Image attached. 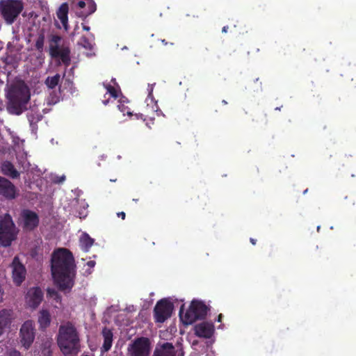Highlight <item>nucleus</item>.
Returning <instances> with one entry per match:
<instances>
[{
	"label": "nucleus",
	"mask_w": 356,
	"mask_h": 356,
	"mask_svg": "<svg viewBox=\"0 0 356 356\" xmlns=\"http://www.w3.org/2000/svg\"><path fill=\"white\" fill-rule=\"evenodd\" d=\"M76 265L72 253L60 248L51 255V271L55 284L60 291L68 293L74 286Z\"/></svg>",
	"instance_id": "f257e3e1"
},
{
	"label": "nucleus",
	"mask_w": 356,
	"mask_h": 356,
	"mask_svg": "<svg viewBox=\"0 0 356 356\" xmlns=\"http://www.w3.org/2000/svg\"><path fill=\"white\" fill-rule=\"evenodd\" d=\"M7 99L8 112L19 115L27 109L30 100L29 89L24 83L13 85L7 93Z\"/></svg>",
	"instance_id": "f03ea898"
},
{
	"label": "nucleus",
	"mask_w": 356,
	"mask_h": 356,
	"mask_svg": "<svg viewBox=\"0 0 356 356\" xmlns=\"http://www.w3.org/2000/svg\"><path fill=\"white\" fill-rule=\"evenodd\" d=\"M57 343L64 355L77 353L79 348V338L75 327L71 323L68 322L60 326Z\"/></svg>",
	"instance_id": "7ed1b4c3"
},
{
	"label": "nucleus",
	"mask_w": 356,
	"mask_h": 356,
	"mask_svg": "<svg viewBox=\"0 0 356 356\" xmlns=\"http://www.w3.org/2000/svg\"><path fill=\"white\" fill-rule=\"evenodd\" d=\"M184 305H182L179 309V317L181 321L189 325L193 323L197 320L204 319L209 311V307L201 300H192L189 308L184 314Z\"/></svg>",
	"instance_id": "20e7f679"
},
{
	"label": "nucleus",
	"mask_w": 356,
	"mask_h": 356,
	"mask_svg": "<svg viewBox=\"0 0 356 356\" xmlns=\"http://www.w3.org/2000/svg\"><path fill=\"white\" fill-rule=\"evenodd\" d=\"M18 230L9 214L0 217V244L8 247L17 238Z\"/></svg>",
	"instance_id": "39448f33"
},
{
	"label": "nucleus",
	"mask_w": 356,
	"mask_h": 356,
	"mask_svg": "<svg viewBox=\"0 0 356 356\" xmlns=\"http://www.w3.org/2000/svg\"><path fill=\"white\" fill-rule=\"evenodd\" d=\"M23 9L22 0H6L1 3V15L8 24H12Z\"/></svg>",
	"instance_id": "423d86ee"
},
{
	"label": "nucleus",
	"mask_w": 356,
	"mask_h": 356,
	"mask_svg": "<svg viewBox=\"0 0 356 356\" xmlns=\"http://www.w3.org/2000/svg\"><path fill=\"white\" fill-rule=\"evenodd\" d=\"M152 343L149 338L140 337L136 338L128 346V356H149Z\"/></svg>",
	"instance_id": "0eeeda50"
},
{
	"label": "nucleus",
	"mask_w": 356,
	"mask_h": 356,
	"mask_svg": "<svg viewBox=\"0 0 356 356\" xmlns=\"http://www.w3.org/2000/svg\"><path fill=\"white\" fill-rule=\"evenodd\" d=\"M174 309V305L170 300L163 298L159 300L154 308V318L156 323H163L169 318Z\"/></svg>",
	"instance_id": "6e6552de"
},
{
	"label": "nucleus",
	"mask_w": 356,
	"mask_h": 356,
	"mask_svg": "<svg viewBox=\"0 0 356 356\" xmlns=\"http://www.w3.org/2000/svg\"><path fill=\"white\" fill-rule=\"evenodd\" d=\"M35 337V325L33 321H25L19 330V339L22 346L28 350L34 341Z\"/></svg>",
	"instance_id": "1a4fd4ad"
},
{
	"label": "nucleus",
	"mask_w": 356,
	"mask_h": 356,
	"mask_svg": "<svg viewBox=\"0 0 356 356\" xmlns=\"http://www.w3.org/2000/svg\"><path fill=\"white\" fill-rule=\"evenodd\" d=\"M11 266L13 281L15 285L20 286L26 278V268L16 257L13 259Z\"/></svg>",
	"instance_id": "9d476101"
},
{
	"label": "nucleus",
	"mask_w": 356,
	"mask_h": 356,
	"mask_svg": "<svg viewBox=\"0 0 356 356\" xmlns=\"http://www.w3.org/2000/svg\"><path fill=\"white\" fill-rule=\"evenodd\" d=\"M17 194L15 186L8 179L0 176V195L6 200H11L16 197Z\"/></svg>",
	"instance_id": "9b49d317"
},
{
	"label": "nucleus",
	"mask_w": 356,
	"mask_h": 356,
	"mask_svg": "<svg viewBox=\"0 0 356 356\" xmlns=\"http://www.w3.org/2000/svg\"><path fill=\"white\" fill-rule=\"evenodd\" d=\"M21 217L23 221V227L26 230H33L39 224L38 214L29 209H24L22 211Z\"/></svg>",
	"instance_id": "f8f14e48"
},
{
	"label": "nucleus",
	"mask_w": 356,
	"mask_h": 356,
	"mask_svg": "<svg viewBox=\"0 0 356 356\" xmlns=\"http://www.w3.org/2000/svg\"><path fill=\"white\" fill-rule=\"evenodd\" d=\"M194 331L198 337L209 339L214 332V325L212 323L204 321L195 325Z\"/></svg>",
	"instance_id": "ddd939ff"
},
{
	"label": "nucleus",
	"mask_w": 356,
	"mask_h": 356,
	"mask_svg": "<svg viewBox=\"0 0 356 356\" xmlns=\"http://www.w3.org/2000/svg\"><path fill=\"white\" fill-rule=\"evenodd\" d=\"M26 298L29 305L35 309L42 301L43 292L40 287L31 288L27 292Z\"/></svg>",
	"instance_id": "4468645a"
},
{
	"label": "nucleus",
	"mask_w": 356,
	"mask_h": 356,
	"mask_svg": "<svg viewBox=\"0 0 356 356\" xmlns=\"http://www.w3.org/2000/svg\"><path fill=\"white\" fill-rule=\"evenodd\" d=\"M102 334L104 343L101 348V352L104 353L111 350L113 344V334L111 330L105 327L102 331Z\"/></svg>",
	"instance_id": "2eb2a0df"
},
{
	"label": "nucleus",
	"mask_w": 356,
	"mask_h": 356,
	"mask_svg": "<svg viewBox=\"0 0 356 356\" xmlns=\"http://www.w3.org/2000/svg\"><path fill=\"white\" fill-rule=\"evenodd\" d=\"M68 4L67 3H63L60 6L56 12L57 17L60 19L63 28L66 31L68 29Z\"/></svg>",
	"instance_id": "dca6fc26"
},
{
	"label": "nucleus",
	"mask_w": 356,
	"mask_h": 356,
	"mask_svg": "<svg viewBox=\"0 0 356 356\" xmlns=\"http://www.w3.org/2000/svg\"><path fill=\"white\" fill-rule=\"evenodd\" d=\"M70 49L68 47L62 46L57 54H52L51 56L54 58H60L63 63L66 66H69L71 62L70 59Z\"/></svg>",
	"instance_id": "f3484780"
},
{
	"label": "nucleus",
	"mask_w": 356,
	"mask_h": 356,
	"mask_svg": "<svg viewBox=\"0 0 356 356\" xmlns=\"http://www.w3.org/2000/svg\"><path fill=\"white\" fill-rule=\"evenodd\" d=\"M152 356H176L175 347L172 343L165 342L154 350Z\"/></svg>",
	"instance_id": "a211bd4d"
},
{
	"label": "nucleus",
	"mask_w": 356,
	"mask_h": 356,
	"mask_svg": "<svg viewBox=\"0 0 356 356\" xmlns=\"http://www.w3.org/2000/svg\"><path fill=\"white\" fill-rule=\"evenodd\" d=\"M2 173L12 179H17L19 177V172L15 168L14 165L8 161H4L1 165Z\"/></svg>",
	"instance_id": "6ab92c4d"
},
{
	"label": "nucleus",
	"mask_w": 356,
	"mask_h": 356,
	"mask_svg": "<svg viewBox=\"0 0 356 356\" xmlns=\"http://www.w3.org/2000/svg\"><path fill=\"white\" fill-rule=\"evenodd\" d=\"M51 314L47 309H42L38 314V322L40 328L44 330L50 325L51 323Z\"/></svg>",
	"instance_id": "aec40b11"
},
{
	"label": "nucleus",
	"mask_w": 356,
	"mask_h": 356,
	"mask_svg": "<svg viewBox=\"0 0 356 356\" xmlns=\"http://www.w3.org/2000/svg\"><path fill=\"white\" fill-rule=\"evenodd\" d=\"M10 310L2 309L0 311V336L3 333L6 327L11 323Z\"/></svg>",
	"instance_id": "412c9836"
},
{
	"label": "nucleus",
	"mask_w": 356,
	"mask_h": 356,
	"mask_svg": "<svg viewBox=\"0 0 356 356\" xmlns=\"http://www.w3.org/2000/svg\"><path fill=\"white\" fill-rule=\"evenodd\" d=\"M94 242V239L92 238L87 233L82 234L79 239L80 247L84 252H88Z\"/></svg>",
	"instance_id": "4be33fe9"
},
{
	"label": "nucleus",
	"mask_w": 356,
	"mask_h": 356,
	"mask_svg": "<svg viewBox=\"0 0 356 356\" xmlns=\"http://www.w3.org/2000/svg\"><path fill=\"white\" fill-rule=\"evenodd\" d=\"M62 38L58 35H52L49 38V54H57V51L60 49V42Z\"/></svg>",
	"instance_id": "5701e85b"
},
{
	"label": "nucleus",
	"mask_w": 356,
	"mask_h": 356,
	"mask_svg": "<svg viewBox=\"0 0 356 356\" xmlns=\"http://www.w3.org/2000/svg\"><path fill=\"white\" fill-rule=\"evenodd\" d=\"M60 79V76L59 74H56L53 76H48L45 80L46 86L50 88L54 89L58 85V83Z\"/></svg>",
	"instance_id": "b1692460"
},
{
	"label": "nucleus",
	"mask_w": 356,
	"mask_h": 356,
	"mask_svg": "<svg viewBox=\"0 0 356 356\" xmlns=\"http://www.w3.org/2000/svg\"><path fill=\"white\" fill-rule=\"evenodd\" d=\"M44 43V33H41L39 34L35 44V47L38 51L42 52L43 51Z\"/></svg>",
	"instance_id": "393cba45"
},
{
	"label": "nucleus",
	"mask_w": 356,
	"mask_h": 356,
	"mask_svg": "<svg viewBox=\"0 0 356 356\" xmlns=\"http://www.w3.org/2000/svg\"><path fill=\"white\" fill-rule=\"evenodd\" d=\"M96 9H97L96 4L95 2L92 1L88 5V11L87 13L81 12V13L79 14V16L86 18L88 15L95 13Z\"/></svg>",
	"instance_id": "a878e982"
},
{
	"label": "nucleus",
	"mask_w": 356,
	"mask_h": 356,
	"mask_svg": "<svg viewBox=\"0 0 356 356\" xmlns=\"http://www.w3.org/2000/svg\"><path fill=\"white\" fill-rule=\"evenodd\" d=\"M28 120L31 124V125L33 124H36L39 121L41 120L42 116L40 114H33V113H28L27 114Z\"/></svg>",
	"instance_id": "bb28decb"
},
{
	"label": "nucleus",
	"mask_w": 356,
	"mask_h": 356,
	"mask_svg": "<svg viewBox=\"0 0 356 356\" xmlns=\"http://www.w3.org/2000/svg\"><path fill=\"white\" fill-rule=\"evenodd\" d=\"M105 88L107 90V92L114 99H117L118 97V94L117 90L113 86L110 84H104Z\"/></svg>",
	"instance_id": "cd10ccee"
},
{
	"label": "nucleus",
	"mask_w": 356,
	"mask_h": 356,
	"mask_svg": "<svg viewBox=\"0 0 356 356\" xmlns=\"http://www.w3.org/2000/svg\"><path fill=\"white\" fill-rule=\"evenodd\" d=\"M79 44L86 49L90 50L92 49V44L86 36L81 37Z\"/></svg>",
	"instance_id": "c85d7f7f"
},
{
	"label": "nucleus",
	"mask_w": 356,
	"mask_h": 356,
	"mask_svg": "<svg viewBox=\"0 0 356 356\" xmlns=\"http://www.w3.org/2000/svg\"><path fill=\"white\" fill-rule=\"evenodd\" d=\"M64 85L71 88L73 85V83L70 79H65Z\"/></svg>",
	"instance_id": "c756f323"
},
{
	"label": "nucleus",
	"mask_w": 356,
	"mask_h": 356,
	"mask_svg": "<svg viewBox=\"0 0 356 356\" xmlns=\"http://www.w3.org/2000/svg\"><path fill=\"white\" fill-rule=\"evenodd\" d=\"M118 217H120L122 220H124L126 217V214L124 211H120L117 213Z\"/></svg>",
	"instance_id": "7c9ffc66"
},
{
	"label": "nucleus",
	"mask_w": 356,
	"mask_h": 356,
	"mask_svg": "<svg viewBox=\"0 0 356 356\" xmlns=\"http://www.w3.org/2000/svg\"><path fill=\"white\" fill-rule=\"evenodd\" d=\"M95 261H89L87 262V266L90 268H93L95 266Z\"/></svg>",
	"instance_id": "2f4dec72"
},
{
	"label": "nucleus",
	"mask_w": 356,
	"mask_h": 356,
	"mask_svg": "<svg viewBox=\"0 0 356 356\" xmlns=\"http://www.w3.org/2000/svg\"><path fill=\"white\" fill-rule=\"evenodd\" d=\"M77 5L80 8H83L86 6V3L83 1H79Z\"/></svg>",
	"instance_id": "473e14b6"
},
{
	"label": "nucleus",
	"mask_w": 356,
	"mask_h": 356,
	"mask_svg": "<svg viewBox=\"0 0 356 356\" xmlns=\"http://www.w3.org/2000/svg\"><path fill=\"white\" fill-rule=\"evenodd\" d=\"M149 96H152L153 91V85H148Z\"/></svg>",
	"instance_id": "72a5a7b5"
},
{
	"label": "nucleus",
	"mask_w": 356,
	"mask_h": 356,
	"mask_svg": "<svg viewBox=\"0 0 356 356\" xmlns=\"http://www.w3.org/2000/svg\"><path fill=\"white\" fill-rule=\"evenodd\" d=\"M222 314H220L218 316V318H217V321L218 322H221L222 321Z\"/></svg>",
	"instance_id": "f704fd0d"
},
{
	"label": "nucleus",
	"mask_w": 356,
	"mask_h": 356,
	"mask_svg": "<svg viewBox=\"0 0 356 356\" xmlns=\"http://www.w3.org/2000/svg\"><path fill=\"white\" fill-rule=\"evenodd\" d=\"M83 29L84 31H90V27H89L88 26H86V25H85V24H83Z\"/></svg>",
	"instance_id": "c9c22d12"
},
{
	"label": "nucleus",
	"mask_w": 356,
	"mask_h": 356,
	"mask_svg": "<svg viewBox=\"0 0 356 356\" xmlns=\"http://www.w3.org/2000/svg\"><path fill=\"white\" fill-rule=\"evenodd\" d=\"M250 243H251L252 245H254L256 244V243H257V240H256V239H254V238H250Z\"/></svg>",
	"instance_id": "e433bc0d"
},
{
	"label": "nucleus",
	"mask_w": 356,
	"mask_h": 356,
	"mask_svg": "<svg viewBox=\"0 0 356 356\" xmlns=\"http://www.w3.org/2000/svg\"><path fill=\"white\" fill-rule=\"evenodd\" d=\"M3 292L2 291L1 286H0V301H1L3 299Z\"/></svg>",
	"instance_id": "4c0bfd02"
},
{
	"label": "nucleus",
	"mask_w": 356,
	"mask_h": 356,
	"mask_svg": "<svg viewBox=\"0 0 356 356\" xmlns=\"http://www.w3.org/2000/svg\"><path fill=\"white\" fill-rule=\"evenodd\" d=\"M227 29H228V26H224L222 29V31L223 33H227Z\"/></svg>",
	"instance_id": "58836bf2"
},
{
	"label": "nucleus",
	"mask_w": 356,
	"mask_h": 356,
	"mask_svg": "<svg viewBox=\"0 0 356 356\" xmlns=\"http://www.w3.org/2000/svg\"><path fill=\"white\" fill-rule=\"evenodd\" d=\"M102 102H103V104L104 105H106L108 103L109 100L108 99H106V100H103Z\"/></svg>",
	"instance_id": "ea45409f"
},
{
	"label": "nucleus",
	"mask_w": 356,
	"mask_h": 356,
	"mask_svg": "<svg viewBox=\"0 0 356 356\" xmlns=\"http://www.w3.org/2000/svg\"><path fill=\"white\" fill-rule=\"evenodd\" d=\"M161 42L165 45L168 44V42H166L165 40H161Z\"/></svg>",
	"instance_id": "a19ab883"
},
{
	"label": "nucleus",
	"mask_w": 356,
	"mask_h": 356,
	"mask_svg": "<svg viewBox=\"0 0 356 356\" xmlns=\"http://www.w3.org/2000/svg\"><path fill=\"white\" fill-rule=\"evenodd\" d=\"M132 200H133L134 202H138V200H139V199H138V198H134Z\"/></svg>",
	"instance_id": "79ce46f5"
},
{
	"label": "nucleus",
	"mask_w": 356,
	"mask_h": 356,
	"mask_svg": "<svg viewBox=\"0 0 356 356\" xmlns=\"http://www.w3.org/2000/svg\"><path fill=\"white\" fill-rule=\"evenodd\" d=\"M222 103L224 105L227 104V101H226V100H222Z\"/></svg>",
	"instance_id": "37998d69"
},
{
	"label": "nucleus",
	"mask_w": 356,
	"mask_h": 356,
	"mask_svg": "<svg viewBox=\"0 0 356 356\" xmlns=\"http://www.w3.org/2000/svg\"><path fill=\"white\" fill-rule=\"evenodd\" d=\"M116 180H117L116 179H110V181H112V182H115V181H116Z\"/></svg>",
	"instance_id": "c03bdc74"
},
{
	"label": "nucleus",
	"mask_w": 356,
	"mask_h": 356,
	"mask_svg": "<svg viewBox=\"0 0 356 356\" xmlns=\"http://www.w3.org/2000/svg\"><path fill=\"white\" fill-rule=\"evenodd\" d=\"M307 191H308V189H306V190L304 191V193H304V194H305L306 193H307Z\"/></svg>",
	"instance_id": "a18cd8bd"
},
{
	"label": "nucleus",
	"mask_w": 356,
	"mask_h": 356,
	"mask_svg": "<svg viewBox=\"0 0 356 356\" xmlns=\"http://www.w3.org/2000/svg\"><path fill=\"white\" fill-rule=\"evenodd\" d=\"M275 110H279V111H280V107H277V108H275Z\"/></svg>",
	"instance_id": "49530a36"
},
{
	"label": "nucleus",
	"mask_w": 356,
	"mask_h": 356,
	"mask_svg": "<svg viewBox=\"0 0 356 356\" xmlns=\"http://www.w3.org/2000/svg\"><path fill=\"white\" fill-rule=\"evenodd\" d=\"M48 293H51V291H50L49 289L48 290Z\"/></svg>",
	"instance_id": "de8ad7c7"
}]
</instances>
